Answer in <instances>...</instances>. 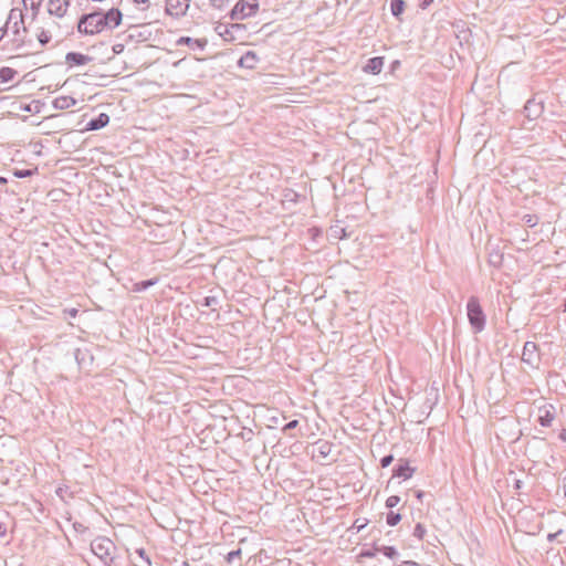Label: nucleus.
Instances as JSON below:
<instances>
[{
	"label": "nucleus",
	"mask_w": 566,
	"mask_h": 566,
	"mask_svg": "<svg viewBox=\"0 0 566 566\" xmlns=\"http://www.w3.org/2000/svg\"><path fill=\"white\" fill-rule=\"evenodd\" d=\"M92 553L98 557L105 566H114L117 547L114 542L106 536H97L91 543Z\"/></svg>",
	"instance_id": "nucleus-1"
},
{
	"label": "nucleus",
	"mask_w": 566,
	"mask_h": 566,
	"mask_svg": "<svg viewBox=\"0 0 566 566\" xmlns=\"http://www.w3.org/2000/svg\"><path fill=\"white\" fill-rule=\"evenodd\" d=\"M259 9L258 0H239L230 11L231 20H243L252 17Z\"/></svg>",
	"instance_id": "nucleus-2"
},
{
	"label": "nucleus",
	"mask_w": 566,
	"mask_h": 566,
	"mask_svg": "<svg viewBox=\"0 0 566 566\" xmlns=\"http://www.w3.org/2000/svg\"><path fill=\"white\" fill-rule=\"evenodd\" d=\"M468 317L475 332H481L484 328L485 317L475 297H471L468 302Z\"/></svg>",
	"instance_id": "nucleus-3"
},
{
	"label": "nucleus",
	"mask_w": 566,
	"mask_h": 566,
	"mask_svg": "<svg viewBox=\"0 0 566 566\" xmlns=\"http://www.w3.org/2000/svg\"><path fill=\"white\" fill-rule=\"evenodd\" d=\"M85 22L90 25L91 35L98 34L107 29L102 17V11H94L83 14Z\"/></svg>",
	"instance_id": "nucleus-4"
},
{
	"label": "nucleus",
	"mask_w": 566,
	"mask_h": 566,
	"mask_svg": "<svg viewBox=\"0 0 566 566\" xmlns=\"http://www.w3.org/2000/svg\"><path fill=\"white\" fill-rule=\"evenodd\" d=\"M190 0H166L165 11L171 17H182L189 8Z\"/></svg>",
	"instance_id": "nucleus-5"
},
{
	"label": "nucleus",
	"mask_w": 566,
	"mask_h": 566,
	"mask_svg": "<svg viewBox=\"0 0 566 566\" xmlns=\"http://www.w3.org/2000/svg\"><path fill=\"white\" fill-rule=\"evenodd\" d=\"M102 17L104 19V23L109 30L117 28L123 20V13L117 8H111L106 12L102 11Z\"/></svg>",
	"instance_id": "nucleus-6"
},
{
	"label": "nucleus",
	"mask_w": 566,
	"mask_h": 566,
	"mask_svg": "<svg viewBox=\"0 0 566 566\" xmlns=\"http://www.w3.org/2000/svg\"><path fill=\"white\" fill-rule=\"evenodd\" d=\"M555 407L553 405H544L538 408V422L543 427H551L555 420Z\"/></svg>",
	"instance_id": "nucleus-7"
},
{
	"label": "nucleus",
	"mask_w": 566,
	"mask_h": 566,
	"mask_svg": "<svg viewBox=\"0 0 566 566\" xmlns=\"http://www.w3.org/2000/svg\"><path fill=\"white\" fill-rule=\"evenodd\" d=\"M69 6H70V0H49L48 12L51 15L62 18L66 14Z\"/></svg>",
	"instance_id": "nucleus-8"
},
{
	"label": "nucleus",
	"mask_w": 566,
	"mask_h": 566,
	"mask_svg": "<svg viewBox=\"0 0 566 566\" xmlns=\"http://www.w3.org/2000/svg\"><path fill=\"white\" fill-rule=\"evenodd\" d=\"M385 65V57L376 56L367 61L363 66V71L367 74L378 75L381 73Z\"/></svg>",
	"instance_id": "nucleus-9"
},
{
	"label": "nucleus",
	"mask_w": 566,
	"mask_h": 566,
	"mask_svg": "<svg viewBox=\"0 0 566 566\" xmlns=\"http://www.w3.org/2000/svg\"><path fill=\"white\" fill-rule=\"evenodd\" d=\"M93 61V57L80 52H69L65 55V62L71 66L85 65Z\"/></svg>",
	"instance_id": "nucleus-10"
},
{
	"label": "nucleus",
	"mask_w": 566,
	"mask_h": 566,
	"mask_svg": "<svg viewBox=\"0 0 566 566\" xmlns=\"http://www.w3.org/2000/svg\"><path fill=\"white\" fill-rule=\"evenodd\" d=\"M109 123V116L106 113H101L98 116L92 118L86 124V130H98L104 128Z\"/></svg>",
	"instance_id": "nucleus-11"
},
{
	"label": "nucleus",
	"mask_w": 566,
	"mask_h": 566,
	"mask_svg": "<svg viewBox=\"0 0 566 566\" xmlns=\"http://www.w3.org/2000/svg\"><path fill=\"white\" fill-rule=\"evenodd\" d=\"M416 469L412 468L409 464V462L405 461L395 469L394 478H401L403 480H408L413 475Z\"/></svg>",
	"instance_id": "nucleus-12"
},
{
	"label": "nucleus",
	"mask_w": 566,
	"mask_h": 566,
	"mask_svg": "<svg viewBox=\"0 0 566 566\" xmlns=\"http://www.w3.org/2000/svg\"><path fill=\"white\" fill-rule=\"evenodd\" d=\"M537 350L538 347L535 343L526 342L523 347L522 359L527 364H532Z\"/></svg>",
	"instance_id": "nucleus-13"
},
{
	"label": "nucleus",
	"mask_w": 566,
	"mask_h": 566,
	"mask_svg": "<svg viewBox=\"0 0 566 566\" xmlns=\"http://www.w3.org/2000/svg\"><path fill=\"white\" fill-rule=\"evenodd\" d=\"M258 60L259 59L253 51H248L240 57L238 65L245 69H253Z\"/></svg>",
	"instance_id": "nucleus-14"
},
{
	"label": "nucleus",
	"mask_w": 566,
	"mask_h": 566,
	"mask_svg": "<svg viewBox=\"0 0 566 566\" xmlns=\"http://www.w3.org/2000/svg\"><path fill=\"white\" fill-rule=\"evenodd\" d=\"M76 104V99L72 96H59L53 101V107L55 109H67Z\"/></svg>",
	"instance_id": "nucleus-15"
},
{
	"label": "nucleus",
	"mask_w": 566,
	"mask_h": 566,
	"mask_svg": "<svg viewBox=\"0 0 566 566\" xmlns=\"http://www.w3.org/2000/svg\"><path fill=\"white\" fill-rule=\"evenodd\" d=\"M11 22H21V25L23 27V32H27V28L24 27V17L21 9L12 8L10 10L6 25L9 28V24H11Z\"/></svg>",
	"instance_id": "nucleus-16"
},
{
	"label": "nucleus",
	"mask_w": 566,
	"mask_h": 566,
	"mask_svg": "<svg viewBox=\"0 0 566 566\" xmlns=\"http://www.w3.org/2000/svg\"><path fill=\"white\" fill-rule=\"evenodd\" d=\"M177 43L186 44V45L190 46L192 50H195V49L203 50L207 44V42L205 40L192 39L190 36H181Z\"/></svg>",
	"instance_id": "nucleus-17"
},
{
	"label": "nucleus",
	"mask_w": 566,
	"mask_h": 566,
	"mask_svg": "<svg viewBox=\"0 0 566 566\" xmlns=\"http://www.w3.org/2000/svg\"><path fill=\"white\" fill-rule=\"evenodd\" d=\"M158 277H151L149 280L139 281L133 284L132 291L136 293H140L146 291L147 289L156 285L158 283Z\"/></svg>",
	"instance_id": "nucleus-18"
},
{
	"label": "nucleus",
	"mask_w": 566,
	"mask_h": 566,
	"mask_svg": "<svg viewBox=\"0 0 566 566\" xmlns=\"http://www.w3.org/2000/svg\"><path fill=\"white\" fill-rule=\"evenodd\" d=\"M18 74V72L11 67L3 66L0 69V81L2 83H8L13 80V77Z\"/></svg>",
	"instance_id": "nucleus-19"
},
{
	"label": "nucleus",
	"mask_w": 566,
	"mask_h": 566,
	"mask_svg": "<svg viewBox=\"0 0 566 566\" xmlns=\"http://www.w3.org/2000/svg\"><path fill=\"white\" fill-rule=\"evenodd\" d=\"M22 2L25 9L30 8L32 11V19H35L39 13L42 0H22Z\"/></svg>",
	"instance_id": "nucleus-20"
},
{
	"label": "nucleus",
	"mask_w": 566,
	"mask_h": 566,
	"mask_svg": "<svg viewBox=\"0 0 566 566\" xmlns=\"http://www.w3.org/2000/svg\"><path fill=\"white\" fill-rule=\"evenodd\" d=\"M201 306L211 307L212 311H217V306L219 305V300L217 296H206L200 303Z\"/></svg>",
	"instance_id": "nucleus-21"
},
{
	"label": "nucleus",
	"mask_w": 566,
	"mask_h": 566,
	"mask_svg": "<svg viewBox=\"0 0 566 566\" xmlns=\"http://www.w3.org/2000/svg\"><path fill=\"white\" fill-rule=\"evenodd\" d=\"M390 8L392 14L399 17L405 10V2L402 0H392Z\"/></svg>",
	"instance_id": "nucleus-22"
},
{
	"label": "nucleus",
	"mask_w": 566,
	"mask_h": 566,
	"mask_svg": "<svg viewBox=\"0 0 566 566\" xmlns=\"http://www.w3.org/2000/svg\"><path fill=\"white\" fill-rule=\"evenodd\" d=\"M314 505H315V502H307L306 505H304L302 507V513L304 515L305 518H307V516H311L313 520H315V509H314Z\"/></svg>",
	"instance_id": "nucleus-23"
},
{
	"label": "nucleus",
	"mask_w": 566,
	"mask_h": 566,
	"mask_svg": "<svg viewBox=\"0 0 566 566\" xmlns=\"http://www.w3.org/2000/svg\"><path fill=\"white\" fill-rule=\"evenodd\" d=\"M77 32L86 35H91L90 25L84 20V15H81L77 22Z\"/></svg>",
	"instance_id": "nucleus-24"
},
{
	"label": "nucleus",
	"mask_w": 566,
	"mask_h": 566,
	"mask_svg": "<svg viewBox=\"0 0 566 566\" xmlns=\"http://www.w3.org/2000/svg\"><path fill=\"white\" fill-rule=\"evenodd\" d=\"M35 171L36 169H15L13 176L20 179L28 178L33 176Z\"/></svg>",
	"instance_id": "nucleus-25"
},
{
	"label": "nucleus",
	"mask_w": 566,
	"mask_h": 566,
	"mask_svg": "<svg viewBox=\"0 0 566 566\" xmlns=\"http://www.w3.org/2000/svg\"><path fill=\"white\" fill-rule=\"evenodd\" d=\"M386 521L388 525L396 526L401 521V515L399 513L389 512Z\"/></svg>",
	"instance_id": "nucleus-26"
},
{
	"label": "nucleus",
	"mask_w": 566,
	"mask_h": 566,
	"mask_svg": "<svg viewBox=\"0 0 566 566\" xmlns=\"http://www.w3.org/2000/svg\"><path fill=\"white\" fill-rule=\"evenodd\" d=\"M36 36L42 46L46 45L51 41V34L45 30H41Z\"/></svg>",
	"instance_id": "nucleus-27"
},
{
	"label": "nucleus",
	"mask_w": 566,
	"mask_h": 566,
	"mask_svg": "<svg viewBox=\"0 0 566 566\" xmlns=\"http://www.w3.org/2000/svg\"><path fill=\"white\" fill-rule=\"evenodd\" d=\"M209 2L212 8L223 10L228 6L229 0H209Z\"/></svg>",
	"instance_id": "nucleus-28"
},
{
	"label": "nucleus",
	"mask_w": 566,
	"mask_h": 566,
	"mask_svg": "<svg viewBox=\"0 0 566 566\" xmlns=\"http://www.w3.org/2000/svg\"><path fill=\"white\" fill-rule=\"evenodd\" d=\"M426 535V527L422 524H417L413 530V536L418 539H423Z\"/></svg>",
	"instance_id": "nucleus-29"
},
{
	"label": "nucleus",
	"mask_w": 566,
	"mask_h": 566,
	"mask_svg": "<svg viewBox=\"0 0 566 566\" xmlns=\"http://www.w3.org/2000/svg\"><path fill=\"white\" fill-rule=\"evenodd\" d=\"M241 549H234L228 553L226 559L228 563H233L237 558H240L241 556Z\"/></svg>",
	"instance_id": "nucleus-30"
},
{
	"label": "nucleus",
	"mask_w": 566,
	"mask_h": 566,
	"mask_svg": "<svg viewBox=\"0 0 566 566\" xmlns=\"http://www.w3.org/2000/svg\"><path fill=\"white\" fill-rule=\"evenodd\" d=\"M400 503V497L398 495H391L386 500V506L392 509Z\"/></svg>",
	"instance_id": "nucleus-31"
},
{
	"label": "nucleus",
	"mask_w": 566,
	"mask_h": 566,
	"mask_svg": "<svg viewBox=\"0 0 566 566\" xmlns=\"http://www.w3.org/2000/svg\"><path fill=\"white\" fill-rule=\"evenodd\" d=\"M136 554H137L140 558H143V559L147 563V565H148V566H151L150 558H149V556L147 555V553H146V551H145L144 548H137V549H136Z\"/></svg>",
	"instance_id": "nucleus-32"
},
{
	"label": "nucleus",
	"mask_w": 566,
	"mask_h": 566,
	"mask_svg": "<svg viewBox=\"0 0 566 566\" xmlns=\"http://www.w3.org/2000/svg\"><path fill=\"white\" fill-rule=\"evenodd\" d=\"M136 6H142V10H147L150 7L149 0H133Z\"/></svg>",
	"instance_id": "nucleus-33"
},
{
	"label": "nucleus",
	"mask_w": 566,
	"mask_h": 566,
	"mask_svg": "<svg viewBox=\"0 0 566 566\" xmlns=\"http://www.w3.org/2000/svg\"><path fill=\"white\" fill-rule=\"evenodd\" d=\"M392 460H394V457L391 454L384 457L381 459V467L382 468L389 467L391 464Z\"/></svg>",
	"instance_id": "nucleus-34"
},
{
	"label": "nucleus",
	"mask_w": 566,
	"mask_h": 566,
	"mask_svg": "<svg viewBox=\"0 0 566 566\" xmlns=\"http://www.w3.org/2000/svg\"><path fill=\"white\" fill-rule=\"evenodd\" d=\"M125 49V45L122 43H117L113 45V52L114 54H120Z\"/></svg>",
	"instance_id": "nucleus-35"
},
{
	"label": "nucleus",
	"mask_w": 566,
	"mask_h": 566,
	"mask_svg": "<svg viewBox=\"0 0 566 566\" xmlns=\"http://www.w3.org/2000/svg\"><path fill=\"white\" fill-rule=\"evenodd\" d=\"M11 23H12L13 34L19 35L21 22H11Z\"/></svg>",
	"instance_id": "nucleus-36"
},
{
	"label": "nucleus",
	"mask_w": 566,
	"mask_h": 566,
	"mask_svg": "<svg viewBox=\"0 0 566 566\" xmlns=\"http://www.w3.org/2000/svg\"><path fill=\"white\" fill-rule=\"evenodd\" d=\"M73 526H74L75 531H77V532H85L86 531V526H84L82 523H77L76 522V523H74Z\"/></svg>",
	"instance_id": "nucleus-37"
},
{
	"label": "nucleus",
	"mask_w": 566,
	"mask_h": 566,
	"mask_svg": "<svg viewBox=\"0 0 566 566\" xmlns=\"http://www.w3.org/2000/svg\"><path fill=\"white\" fill-rule=\"evenodd\" d=\"M7 32H8V27L7 25L0 28V41L4 38Z\"/></svg>",
	"instance_id": "nucleus-38"
},
{
	"label": "nucleus",
	"mask_w": 566,
	"mask_h": 566,
	"mask_svg": "<svg viewBox=\"0 0 566 566\" xmlns=\"http://www.w3.org/2000/svg\"><path fill=\"white\" fill-rule=\"evenodd\" d=\"M6 534H7V527L2 522H0V536H4Z\"/></svg>",
	"instance_id": "nucleus-39"
},
{
	"label": "nucleus",
	"mask_w": 566,
	"mask_h": 566,
	"mask_svg": "<svg viewBox=\"0 0 566 566\" xmlns=\"http://www.w3.org/2000/svg\"><path fill=\"white\" fill-rule=\"evenodd\" d=\"M67 314L71 316V317H75L78 313V311L76 308H70L66 311Z\"/></svg>",
	"instance_id": "nucleus-40"
},
{
	"label": "nucleus",
	"mask_w": 566,
	"mask_h": 566,
	"mask_svg": "<svg viewBox=\"0 0 566 566\" xmlns=\"http://www.w3.org/2000/svg\"><path fill=\"white\" fill-rule=\"evenodd\" d=\"M296 424H297V421H296V420H293V421L289 422V423L285 426V429L294 428Z\"/></svg>",
	"instance_id": "nucleus-41"
},
{
	"label": "nucleus",
	"mask_w": 566,
	"mask_h": 566,
	"mask_svg": "<svg viewBox=\"0 0 566 566\" xmlns=\"http://www.w3.org/2000/svg\"><path fill=\"white\" fill-rule=\"evenodd\" d=\"M559 438L560 440H563L564 442H566V429H563L559 433Z\"/></svg>",
	"instance_id": "nucleus-42"
},
{
	"label": "nucleus",
	"mask_w": 566,
	"mask_h": 566,
	"mask_svg": "<svg viewBox=\"0 0 566 566\" xmlns=\"http://www.w3.org/2000/svg\"><path fill=\"white\" fill-rule=\"evenodd\" d=\"M311 232L313 233V238H315L316 235H318V228L313 227V228L311 229Z\"/></svg>",
	"instance_id": "nucleus-43"
},
{
	"label": "nucleus",
	"mask_w": 566,
	"mask_h": 566,
	"mask_svg": "<svg viewBox=\"0 0 566 566\" xmlns=\"http://www.w3.org/2000/svg\"><path fill=\"white\" fill-rule=\"evenodd\" d=\"M433 0H422L423 7L429 6Z\"/></svg>",
	"instance_id": "nucleus-44"
},
{
	"label": "nucleus",
	"mask_w": 566,
	"mask_h": 566,
	"mask_svg": "<svg viewBox=\"0 0 566 566\" xmlns=\"http://www.w3.org/2000/svg\"><path fill=\"white\" fill-rule=\"evenodd\" d=\"M403 566H419V565L416 563H412V562H407V563H405Z\"/></svg>",
	"instance_id": "nucleus-45"
},
{
	"label": "nucleus",
	"mask_w": 566,
	"mask_h": 566,
	"mask_svg": "<svg viewBox=\"0 0 566 566\" xmlns=\"http://www.w3.org/2000/svg\"><path fill=\"white\" fill-rule=\"evenodd\" d=\"M422 496H423V492L418 491V492H417V497H418L419 500H421V499H422Z\"/></svg>",
	"instance_id": "nucleus-46"
},
{
	"label": "nucleus",
	"mask_w": 566,
	"mask_h": 566,
	"mask_svg": "<svg viewBox=\"0 0 566 566\" xmlns=\"http://www.w3.org/2000/svg\"><path fill=\"white\" fill-rule=\"evenodd\" d=\"M7 179L4 177H0V185L6 184Z\"/></svg>",
	"instance_id": "nucleus-47"
},
{
	"label": "nucleus",
	"mask_w": 566,
	"mask_h": 566,
	"mask_svg": "<svg viewBox=\"0 0 566 566\" xmlns=\"http://www.w3.org/2000/svg\"><path fill=\"white\" fill-rule=\"evenodd\" d=\"M564 486H565V495H566V480H565V484H564Z\"/></svg>",
	"instance_id": "nucleus-48"
}]
</instances>
